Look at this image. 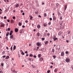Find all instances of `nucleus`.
<instances>
[{"mask_svg": "<svg viewBox=\"0 0 73 73\" xmlns=\"http://www.w3.org/2000/svg\"><path fill=\"white\" fill-rule=\"evenodd\" d=\"M65 61H66V62H69L70 61V58H66L65 60Z\"/></svg>", "mask_w": 73, "mask_h": 73, "instance_id": "1", "label": "nucleus"}, {"mask_svg": "<svg viewBox=\"0 0 73 73\" xmlns=\"http://www.w3.org/2000/svg\"><path fill=\"white\" fill-rule=\"evenodd\" d=\"M36 44L37 45V46H39L40 45V46H41V44H40V43L39 42H37Z\"/></svg>", "mask_w": 73, "mask_h": 73, "instance_id": "2", "label": "nucleus"}, {"mask_svg": "<svg viewBox=\"0 0 73 73\" xmlns=\"http://www.w3.org/2000/svg\"><path fill=\"white\" fill-rule=\"evenodd\" d=\"M15 32L16 33L18 31H19V29L17 28H15Z\"/></svg>", "mask_w": 73, "mask_h": 73, "instance_id": "3", "label": "nucleus"}, {"mask_svg": "<svg viewBox=\"0 0 73 73\" xmlns=\"http://www.w3.org/2000/svg\"><path fill=\"white\" fill-rule=\"evenodd\" d=\"M1 25V26H0L1 27H4V24H2L1 23H0Z\"/></svg>", "mask_w": 73, "mask_h": 73, "instance_id": "4", "label": "nucleus"}, {"mask_svg": "<svg viewBox=\"0 0 73 73\" xmlns=\"http://www.w3.org/2000/svg\"><path fill=\"white\" fill-rule=\"evenodd\" d=\"M43 60H44V58L42 57H41L40 58L39 60L40 61H43Z\"/></svg>", "mask_w": 73, "mask_h": 73, "instance_id": "5", "label": "nucleus"}, {"mask_svg": "<svg viewBox=\"0 0 73 73\" xmlns=\"http://www.w3.org/2000/svg\"><path fill=\"white\" fill-rule=\"evenodd\" d=\"M61 56H64V52H62L61 53Z\"/></svg>", "mask_w": 73, "mask_h": 73, "instance_id": "6", "label": "nucleus"}, {"mask_svg": "<svg viewBox=\"0 0 73 73\" xmlns=\"http://www.w3.org/2000/svg\"><path fill=\"white\" fill-rule=\"evenodd\" d=\"M41 54H38V58H40V57H41Z\"/></svg>", "mask_w": 73, "mask_h": 73, "instance_id": "7", "label": "nucleus"}, {"mask_svg": "<svg viewBox=\"0 0 73 73\" xmlns=\"http://www.w3.org/2000/svg\"><path fill=\"white\" fill-rule=\"evenodd\" d=\"M53 20H55L56 19V17H55V16H53Z\"/></svg>", "mask_w": 73, "mask_h": 73, "instance_id": "8", "label": "nucleus"}, {"mask_svg": "<svg viewBox=\"0 0 73 73\" xmlns=\"http://www.w3.org/2000/svg\"><path fill=\"white\" fill-rule=\"evenodd\" d=\"M64 10L65 11L66 9V8H67V5H65L64 6Z\"/></svg>", "mask_w": 73, "mask_h": 73, "instance_id": "9", "label": "nucleus"}, {"mask_svg": "<svg viewBox=\"0 0 73 73\" xmlns=\"http://www.w3.org/2000/svg\"><path fill=\"white\" fill-rule=\"evenodd\" d=\"M21 51L22 52H21L22 54V55H24V54H25V53H24V52H23V51H22V50H21Z\"/></svg>", "mask_w": 73, "mask_h": 73, "instance_id": "10", "label": "nucleus"}, {"mask_svg": "<svg viewBox=\"0 0 73 73\" xmlns=\"http://www.w3.org/2000/svg\"><path fill=\"white\" fill-rule=\"evenodd\" d=\"M19 7V4H17L16 5H15V7L16 8H17V7Z\"/></svg>", "mask_w": 73, "mask_h": 73, "instance_id": "11", "label": "nucleus"}, {"mask_svg": "<svg viewBox=\"0 0 73 73\" xmlns=\"http://www.w3.org/2000/svg\"><path fill=\"white\" fill-rule=\"evenodd\" d=\"M23 32H24V31L23 30V29H22L21 30V31H20V33H23Z\"/></svg>", "mask_w": 73, "mask_h": 73, "instance_id": "12", "label": "nucleus"}, {"mask_svg": "<svg viewBox=\"0 0 73 73\" xmlns=\"http://www.w3.org/2000/svg\"><path fill=\"white\" fill-rule=\"evenodd\" d=\"M62 33L61 31H60L58 35H59V36H61V35Z\"/></svg>", "mask_w": 73, "mask_h": 73, "instance_id": "13", "label": "nucleus"}, {"mask_svg": "<svg viewBox=\"0 0 73 73\" xmlns=\"http://www.w3.org/2000/svg\"><path fill=\"white\" fill-rule=\"evenodd\" d=\"M48 42H48V41H46L45 42V45H47V44H48Z\"/></svg>", "mask_w": 73, "mask_h": 73, "instance_id": "14", "label": "nucleus"}, {"mask_svg": "<svg viewBox=\"0 0 73 73\" xmlns=\"http://www.w3.org/2000/svg\"><path fill=\"white\" fill-rule=\"evenodd\" d=\"M9 58V56H7L6 58H5V59H8V58Z\"/></svg>", "mask_w": 73, "mask_h": 73, "instance_id": "15", "label": "nucleus"}, {"mask_svg": "<svg viewBox=\"0 0 73 73\" xmlns=\"http://www.w3.org/2000/svg\"><path fill=\"white\" fill-rule=\"evenodd\" d=\"M57 68H55L54 70V72H57Z\"/></svg>", "mask_w": 73, "mask_h": 73, "instance_id": "16", "label": "nucleus"}, {"mask_svg": "<svg viewBox=\"0 0 73 73\" xmlns=\"http://www.w3.org/2000/svg\"><path fill=\"white\" fill-rule=\"evenodd\" d=\"M52 38V39L54 40V39L56 38V36H55V35H54L53 36Z\"/></svg>", "mask_w": 73, "mask_h": 73, "instance_id": "17", "label": "nucleus"}, {"mask_svg": "<svg viewBox=\"0 0 73 73\" xmlns=\"http://www.w3.org/2000/svg\"><path fill=\"white\" fill-rule=\"evenodd\" d=\"M13 35H11L10 36V38H11V39H12V38H13Z\"/></svg>", "mask_w": 73, "mask_h": 73, "instance_id": "18", "label": "nucleus"}, {"mask_svg": "<svg viewBox=\"0 0 73 73\" xmlns=\"http://www.w3.org/2000/svg\"><path fill=\"white\" fill-rule=\"evenodd\" d=\"M58 40V38H55L54 39V41H56V40Z\"/></svg>", "mask_w": 73, "mask_h": 73, "instance_id": "19", "label": "nucleus"}, {"mask_svg": "<svg viewBox=\"0 0 73 73\" xmlns=\"http://www.w3.org/2000/svg\"><path fill=\"white\" fill-rule=\"evenodd\" d=\"M32 58H29L28 60L30 61H32Z\"/></svg>", "mask_w": 73, "mask_h": 73, "instance_id": "20", "label": "nucleus"}, {"mask_svg": "<svg viewBox=\"0 0 73 73\" xmlns=\"http://www.w3.org/2000/svg\"><path fill=\"white\" fill-rule=\"evenodd\" d=\"M52 52H53V53H54V48H52Z\"/></svg>", "mask_w": 73, "mask_h": 73, "instance_id": "21", "label": "nucleus"}, {"mask_svg": "<svg viewBox=\"0 0 73 73\" xmlns=\"http://www.w3.org/2000/svg\"><path fill=\"white\" fill-rule=\"evenodd\" d=\"M11 23H14V21H13V19H11Z\"/></svg>", "mask_w": 73, "mask_h": 73, "instance_id": "22", "label": "nucleus"}, {"mask_svg": "<svg viewBox=\"0 0 73 73\" xmlns=\"http://www.w3.org/2000/svg\"><path fill=\"white\" fill-rule=\"evenodd\" d=\"M40 25H38L37 26V28H40Z\"/></svg>", "mask_w": 73, "mask_h": 73, "instance_id": "23", "label": "nucleus"}, {"mask_svg": "<svg viewBox=\"0 0 73 73\" xmlns=\"http://www.w3.org/2000/svg\"><path fill=\"white\" fill-rule=\"evenodd\" d=\"M64 28V26H63V25H61L60 27V29H61L62 28Z\"/></svg>", "mask_w": 73, "mask_h": 73, "instance_id": "24", "label": "nucleus"}, {"mask_svg": "<svg viewBox=\"0 0 73 73\" xmlns=\"http://www.w3.org/2000/svg\"><path fill=\"white\" fill-rule=\"evenodd\" d=\"M16 46L15 45H14L13 47V49H14V50H15V49H16Z\"/></svg>", "mask_w": 73, "mask_h": 73, "instance_id": "25", "label": "nucleus"}, {"mask_svg": "<svg viewBox=\"0 0 73 73\" xmlns=\"http://www.w3.org/2000/svg\"><path fill=\"white\" fill-rule=\"evenodd\" d=\"M44 17H46V13H44Z\"/></svg>", "mask_w": 73, "mask_h": 73, "instance_id": "26", "label": "nucleus"}, {"mask_svg": "<svg viewBox=\"0 0 73 73\" xmlns=\"http://www.w3.org/2000/svg\"><path fill=\"white\" fill-rule=\"evenodd\" d=\"M40 35V34L39 33H38L37 34V36H39V35Z\"/></svg>", "mask_w": 73, "mask_h": 73, "instance_id": "27", "label": "nucleus"}, {"mask_svg": "<svg viewBox=\"0 0 73 73\" xmlns=\"http://www.w3.org/2000/svg\"><path fill=\"white\" fill-rule=\"evenodd\" d=\"M22 25V23H19V26H21V25Z\"/></svg>", "mask_w": 73, "mask_h": 73, "instance_id": "28", "label": "nucleus"}, {"mask_svg": "<svg viewBox=\"0 0 73 73\" xmlns=\"http://www.w3.org/2000/svg\"><path fill=\"white\" fill-rule=\"evenodd\" d=\"M52 57H53L54 59H55V58H56V56L55 55L53 56Z\"/></svg>", "mask_w": 73, "mask_h": 73, "instance_id": "29", "label": "nucleus"}, {"mask_svg": "<svg viewBox=\"0 0 73 73\" xmlns=\"http://www.w3.org/2000/svg\"><path fill=\"white\" fill-rule=\"evenodd\" d=\"M9 35V32H8L7 33L6 35V36H8Z\"/></svg>", "mask_w": 73, "mask_h": 73, "instance_id": "30", "label": "nucleus"}, {"mask_svg": "<svg viewBox=\"0 0 73 73\" xmlns=\"http://www.w3.org/2000/svg\"><path fill=\"white\" fill-rule=\"evenodd\" d=\"M10 29H11L9 28L7 29V31H9Z\"/></svg>", "mask_w": 73, "mask_h": 73, "instance_id": "31", "label": "nucleus"}, {"mask_svg": "<svg viewBox=\"0 0 73 73\" xmlns=\"http://www.w3.org/2000/svg\"><path fill=\"white\" fill-rule=\"evenodd\" d=\"M35 14H38V11H37L36 12H35Z\"/></svg>", "mask_w": 73, "mask_h": 73, "instance_id": "32", "label": "nucleus"}, {"mask_svg": "<svg viewBox=\"0 0 73 73\" xmlns=\"http://www.w3.org/2000/svg\"><path fill=\"white\" fill-rule=\"evenodd\" d=\"M12 72H13V73H17L15 71V70H13V71H12Z\"/></svg>", "mask_w": 73, "mask_h": 73, "instance_id": "33", "label": "nucleus"}, {"mask_svg": "<svg viewBox=\"0 0 73 73\" xmlns=\"http://www.w3.org/2000/svg\"><path fill=\"white\" fill-rule=\"evenodd\" d=\"M65 53H66V54H68V53H69V52L68 51H66Z\"/></svg>", "mask_w": 73, "mask_h": 73, "instance_id": "34", "label": "nucleus"}, {"mask_svg": "<svg viewBox=\"0 0 73 73\" xmlns=\"http://www.w3.org/2000/svg\"><path fill=\"white\" fill-rule=\"evenodd\" d=\"M29 56L30 57H33V55L32 54H30L29 55Z\"/></svg>", "mask_w": 73, "mask_h": 73, "instance_id": "35", "label": "nucleus"}, {"mask_svg": "<svg viewBox=\"0 0 73 73\" xmlns=\"http://www.w3.org/2000/svg\"><path fill=\"white\" fill-rule=\"evenodd\" d=\"M32 19H33V17H32V16H31V18H30V19L31 20H32Z\"/></svg>", "mask_w": 73, "mask_h": 73, "instance_id": "36", "label": "nucleus"}, {"mask_svg": "<svg viewBox=\"0 0 73 73\" xmlns=\"http://www.w3.org/2000/svg\"><path fill=\"white\" fill-rule=\"evenodd\" d=\"M13 19H16V17H15V16L13 17Z\"/></svg>", "mask_w": 73, "mask_h": 73, "instance_id": "37", "label": "nucleus"}, {"mask_svg": "<svg viewBox=\"0 0 73 73\" xmlns=\"http://www.w3.org/2000/svg\"><path fill=\"white\" fill-rule=\"evenodd\" d=\"M5 57H6V56L5 55H4L2 56V57L3 58H5Z\"/></svg>", "mask_w": 73, "mask_h": 73, "instance_id": "38", "label": "nucleus"}, {"mask_svg": "<svg viewBox=\"0 0 73 73\" xmlns=\"http://www.w3.org/2000/svg\"><path fill=\"white\" fill-rule=\"evenodd\" d=\"M51 24V23L50 22H49L48 23V25H50Z\"/></svg>", "mask_w": 73, "mask_h": 73, "instance_id": "39", "label": "nucleus"}, {"mask_svg": "<svg viewBox=\"0 0 73 73\" xmlns=\"http://www.w3.org/2000/svg\"><path fill=\"white\" fill-rule=\"evenodd\" d=\"M49 29H50V30H51V29H52V27L50 26V28H49Z\"/></svg>", "mask_w": 73, "mask_h": 73, "instance_id": "40", "label": "nucleus"}, {"mask_svg": "<svg viewBox=\"0 0 73 73\" xmlns=\"http://www.w3.org/2000/svg\"><path fill=\"white\" fill-rule=\"evenodd\" d=\"M1 66H4V64H3V63H1Z\"/></svg>", "mask_w": 73, "mask_h": 73, "instance_id": "41", "label": "nucleus"}, {"mask_svg": "<svg viewBox=\"0 0 73 73\" xmlns=\"http://www.w3.org/2000/svg\"><path fill=\"white\" fill-rule=\"evenodd\" d=\"M50 70H48L47 71V72L48 73H50Z\"/></svg>", "mask_w": 73, "mask_h": 73, "instance_id": "42", "label": "nucleus"}, {"mask_svg": "<svg viewBox=\"0 0 73 73\" xmlns=\"http://www.w3.org/2000/svg\"><path fill=\"white\" fill-rule=\"evenodd\" d=\"M10 49L11 50H12V46L11 47Z\"/></svg>", "mask_w": 73, "mask_h": 73, "instance_id": "43", "label": "nucleus"}, {"mask_svg": "<svg viewBox=\"0 0 73 73\" xmlns=\"http://www.w3.org/2000/svg\"><path fill=\"white\" fill-rule=\"evenodd\" d=\"M45 40V38H42V40Z\"/></svg>", "mask_w": 73, "mask_h": 73, "instance_id": "44", "label": "nucleus"}, {"mask_svg": "<svg viewBox=\"0 0 73 73\" xmlns=\"http://www.w3.org/2000/svg\"><path fill=\"white\" fill-rule=\"evenodd\" d=\"M33 57L34 58H36V55H34Z\"/></svg>", "mask_w": 73, "mask_h": 73, "instance_id": "45", "label": "nucleus"}, {"mask_svg": "<svg viewBox=\"0 0 73 73\" xmlns=\"http://www.w3.org/2000/svg\"><path fill=\"white\" fill-rule=\"evenodd\" d=\"M50 20H52V18H49Z\"/></svg>", "mask_w": 73, "mask_h": 73, "instance_id": "46", "label": "nucleus"}, {"mask_svg": "<svg viewBox=\"0 0 73 73\" xmlns=\"http://www.w3.org/2000/svg\"><path fill=\"white\" fill-rule=\"evenodd\" d=\"M12 35V33H9V35L10 36H11V35Z\"/></svg>", "mask_w": 73, "mask_h": 73, "instance_id": "47", "label": "nucleus"}, {"mask_svg": "<svg viewBox=\"0 0 73 73\" xmlns=\"http://www.w3.org/2000/svg\"><path fill=\"white\" fill-rule=\"evenodd\" d=\"M44 27H46V24H44Z\"/></svg>", "mask_w": 73, "mask_h": 73, "instance_id": "48", "label": "nucleus"}, {"mask_svg": "<svg viewBox=\"0 0 73 73\" xmlns=\"http://www.w3.org/2000/svg\"><path fill=\"white\" fill-rule=\"evenodd\" d=\"M66 42L68 43V42H69V41H68V40H66Z\"/></svg>", "mask_w": 73, "mask_h": 73, "instance_id": "49", "label": "nucleus"}, {"mask_svg": "<svg viewBox=\"0 0 73 73\" xmlns=\"http://www.w3.org/2000/svg\"><path fill=\"white\" fill-rule=\"evenodd\" d=\"M47 35L48 36H49V35H50V34L49 33H48L47 34Z\"/></svg>", "mask_w": 73, "mask_h": 73, "instance_id": "50", "label": "nucleus"}, {"mask_svg": "<svg viewBox=\"0 0 73 73\" xmlns=\"http://www.w3.org/2000/svg\"><path fill=\"white\" fill-rule=\"evenodd\" d=\"M32 67H33V68H35V66H33V65H32Z\"/></svg>", "mask_w": 73, "mask_h": 73, "instance_id": "51", "label": "nucleus"}, {"mask_svg": "<svg viewBox=\"0 0 73 73\" xmlns=\"http://www.w3.org/2000/svg\"><path fill=\"white\" fill-rule=\"evenodd\" d=\"M53 68V66H50V68Z\"/></svg>", "mask_w": 73, "mask_h": 73, "instance_id": "52", "label": "nucleus"}, {"mask_svg": "<svg viewBox=\"0 0 73 73\" xmlns=\"http://www.w3.org/2000/svg\"><path fill=\"white\" fill-rule=\"evenodd\" d=\"M71 68L72 69V70H73V66H71Z\"/></svg>", "mask_w": 73, "mask_h": 73, "instance_id": "53", "label": "nucleus"}, {"mask_svg": "<svg viewBox=\"0 0 73 73\" xmlns=\"http://www.w3.org/2000/svg\"><path fill=\"white\" fill-rule=\"evenodd\" d=\"M6 48L7 49V50H8V49H9L8 47L7 46L6 47Z\"/></svg>", "mask_w": 73, "mask_h": 73, "instance_id": "54", "label": "nucleus"}, {"mask_svg": "<svg viewBox=\"0 0 73 73\" xmlns=\"http://www.w3.org/2000/svg\"><path fill=\"white\" fill-rule=\"evenodd\" d=\"M25 23H28V21L27 20H26L25 21Z\"/></svg>", "mask_w": 73, "mask_h": 73, "instance_id": "55", "label": "nucleus"}, {"mask_svg": "<svg viewBox=\"0 0 73 73\" xmlns=\"http://www.w3.org/2000/svg\"><path fill=\"white\" fill-rule=\"evenodd\" d=\"M5 38L7 40H8V37H5Z\"/></svg>", "mask_w": 73, "mask_h": 73, "instance_id": "56", "label": "nucleus"}, {"mask_svg": "<svg viewBox=\"0 0 73 73\" xmlns=\"http://www.w3.org/2000/svg\"><path fill=\"white\" fill-rule=\"evenodd\" d=\"M2 53H3V54H4V53H5V52L3 51L2 52Z\"/></svg>", "mask_w": 73, "mask_h": 73, "instance_id": "57", "label": "nucleus"}, {"mask_svg": "<svg viewBox=\"0 0 73 73\" xmlns=\"http://www.w3.org/2000/svg\"><path fill=\"white\" fill-rule=\"evenodd\" d=\"M25 15V13H22V15H23V16H24V15Z\"/></svg>", "mask_w": 73, "mask_h": 73, "instance_id": "58", "label": "nucleus"}, {"mask_svg": "<svg viewBox=\"0 0 73 73\" xmlns=\"http://www.w3.org/2000/svg\"><path fill=\"white\" fill-rule=\"evenodd\" d=\"M70 32L69 31V32L68 33V34L69 35V34H70Z\"/></svg>", "mask_w": 73, "mask_h": 73, "instance_id": "59", "label": "nucleus"}, {"mask_svg": "<svg viewBox=\"0 0 73 73\" xmlns=\"http://www.w3.org/2000/svg\"><path fill=\"white\" fill-rule=\"evenodd\" d=\"M4 19H7V17H6V16H5L4 17Z\"/></svg>", "mask_w": 73, "mask_h": 73, "instance_id": "60", "label": "nucleus"}, {"mask_svg": "<svg viewBox=\"0 0 73 73\" xmlns=\"http://www.w3.org/2000/svg\"><path fill=\"white\" fill-rule=\"evenodd\" d=\"M25 53H28V52L27 51H26L25 52Z\"/></svg>", "mask_w": 73, "mask_h": 73, "instance_id": "61", "label": "nucleus"}, {"mask_svg": "<svg viewBox=\"0 0 73 73\" xmlns=\"http://www.w3.org/2000/svg\"><path fill=\"white\" fill-rule=\"evenodd\" d=\"M38 17H41V16H40V15H38Z\"/></svg>", "mask_w": 73, "mask_h": 73, "instance_id": "62", "label": "nucleus"}, {"mask_svg": "<svg viewBox=\"0 0 73 73\" xmlns=\"http://www.w3.org/2000/svg\"><path fill=\"white\" fill-rule=\"evenodd\" d=\"M21 13H23V12H24V11H23V10H21Z\"/></svg>", "mask_w": 73, "mask_h": 73, "instance_id": "63", "label": "nucleus"}, {"mask_svg": "<svg viewBox=\"0 0 73 73\" xmlns=\"http://www.w3.org/2000/svg\"><path fill=\"white\" fill-rule=\"evenodd\" d=\"M10 32H11V33H13V31H10Z\"/></svg>", "mask_w": 73, "mask_h": 73, "instance_id": "64", "label": "nucleus"}]
</instances>
